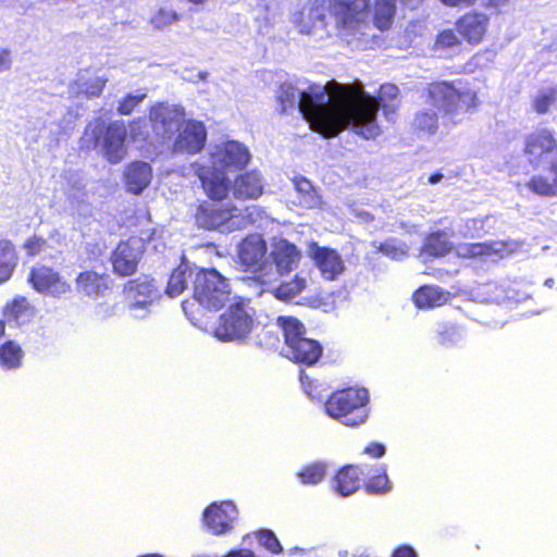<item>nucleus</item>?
Wrapping results in <instances>:
<instances>
[{"mask_svg":"<svg viewBox=\"0 0 557 557\" xmlns=\"http://www.w3.org/2000/svg\"><path fill=\"white\" fill-rule=\"evenodd\" d=\"M448 299V294L438 286H422L413 294L417 307L426 309L442 306Z\"/></svg>","mask_w":557,"mask_h":557,"instance_id":"obj_31","label":"nucleus"},{"mask_svg":"<svg viewBox=\"0 0 557 557\" xmlns=\"http://www.w3.org/2000/svg\"><path fill=\"white\" fill-rule=\"evenodd\" d=\"M437 113L433 109L419 111L414 119V126L426 134H434L437 129Z\"/></svg>","mask_w":557,"mask_h":557,"instance_id":"obj_43","label":"nucleus"},{"mask_svg":"<svg viewBox=\"0 0 557 557\" xmlns=\"http://www.w3.org/2000/svg\"><path fill=\"white\" fill-rule=\"evenodd\" d=\"M12 67V52L10 49H0V73L7 72Z\"/></svg>","mask_w":557,"mask_h":557,"instance_id":"obj_51","label":"nucleus"},{"mask_svg":"<svg viewBox=\"0 0 557 557\" xmlns=\"http://www.w3.org/2000/svg\"><path fill=\"white\" fill-rule=\"evenodd\" d=\"M308 255L314 261V264L325 280L333 281L345 270L342 257L334 249L321 247L317 243H311L308 249Z\"/></svg>","mask_w":557,"mask_h":557,"instance_id":"obj_20","label":"nucleus"},{"mask_svg":"<svg viewBox=\"0 0 557 557\" xmlns=\"http://www.w3.org/2000/svg\"><path fill=\"white\" fill-rule=\"evenodd\" d=\"M197 271V268H193L188 263L180 264L169 278L166 294L172 298L180 296L189 281L194 283Z\"/></svg>","mask_w":557,"mask_h":557,"instance_id":"obj_28","label":"nucleus"},{"mask_svg":"<svg viewBox=\"0 0 557 557\" xmlns=\"http://www.w3.org/2000/svg\"><path fill=\"white\" fill-rule=\"evenodd\" d=\"M371 246L375 251L383 253L392 260H403L408 255V246L395 238L387 239L384 243L373 242Z\"/></svg>","mask_w":557,"mask_h":557,"instance_id":"obj_37","label":"nucleus"},{"mask_svg":"<svg viewBox=\"0 0 557 557\" xmlns=\"http://www.w3.org/2000/svg\"><path fill=\"white\" fill-rule=\"evenodd\" d=\"M45 245L46 242L42 238L33 237L25 243V249L30 256H35L41 251Z\"/></svg>","mask_w":557,"mask_h":557,"instance_id":"obj_50","label":"nucleus"},{"mask_svg":"<svg viewBox=\"0 0 557 557\" xmlns=\"http://www.w3.org/2000/svg\"><path fill=\"white\" fill-rule=\"evenodd\" d=\"M490 23V17L481 12L471 11L466 13L457 22L458 33L470 44H479Z\"/></svg>","mask_w":557,"mask_h":557,"instance_id":"obj_22","label":"nucleus"},{"mask_svg":"<svg viewBox=\"0 0 557 557\" xmlns=\"http://www.w3.org/2000/svg\"><path fill=\"white\" fill-rule=\"evenodd\" d=\"M550 173L553 174V181H554L555 187L557 189V162L550 163Z\"/></svg>","mask_w":557,"mask_h":557,"instance_id":"obj_56","label":"nucleus"},{"mask_svg":"<svg viewBox=\"0 0 557 557\" xmlns=\"http://www.w3.org/2000/svg\"><path fill=\"white\" fill-rule=\"evenodd\" d=\"M107 79L100 76H90L88 71H82L74 85L71 86V91L76 94H84L88 98L98 97Z\"/></svg>","mask_w":557,"mask_h":557,"instance_id":"obj_30","label":"nucleus"},{"mask_svg":"<svg viewBox=\"0 0 557 557\" xmlns=\"http://www.w3.org/2000/svg\"><path fill=\"white\" fill-rule=\"evenodd\" d=\"M84 184L81 180L76 178L71 188L66 191V197L71 203H82L85 200Z\"/></svg>","mask_w":557,"mask_h":557,"instance_id":"obj_47","label":"nucleus"},{"mask_svg":"<svg viewBox=\"0 0 557 557\" xmlns=\"http://www.w3.org/2000/svg\"><path fill=\"white\" fill-rule=\"evenodd\" d=\"M127 299L129 301V314L135 319H144L145 314H138V310H146L159 297L153 281L147 277H139L129 281L125 287Z\"/></svg>","mask_w":557,"mask_h":557,"instance_id":"obj_15","label":"nucleus"},{"mask_svg":"<svg viewBox=\"0 0 557 557\" xmlns=\"http://www.w3.org/2000/svg\"><path fill=\"white\" fill-rule=\"evenodd\" d=\"M173 151L175 153H197L206 143L207 132L201 122L184 121L173 137Z\"/></svg>","mask_w":557,"mask_h":557,"instance_id":"obj_14","label":"nucleus"},{"mask_svg":"<svg viewBox=\"0 0 557 557\" xmlns=\"http://www.w3.org/2000/svg\"><path fill=\"white\" fill-rule=\"evenodd\" d=\"M153 132L163 139H173L185 121V110L181 106L159 103L150 110Z\"/></svg>","mask_w":557,"mask_h":557,"instance_id":"obj_12","label":"nucleus"},{"mask_svg":"<svg viewBox=\"0 0 557 557\" xmlns=\"http://www.w3.org/2000/svg\"><path fill=\"white\" fill-rule=\"evenodd\" d=\"M366 94L330 81L325 85L310 84L297 87L284 83L276 94V101L284 113L298 109L310 127L323 137H335L346 128L363 138L377 133L373 119L369 120V100Z\"/></svg>","mask_w":557,"mask_h":557,"instance_id":"obj_1","label":"nucleus"},{"mask_svg":"<svg viewBox=\"0 0 557 557\" xmlns=\"http://www.w3.org/2000/svg\"><path fill=\"white\" fill-rule=\"evenodd\" d=\"M431 104L455 124L458 117L478 106L476 92L461 82H436L429 86Z\"/></svg>","mask_w":557,"mask_h":557,"instance_id":"obj_4","label":"nucleus"},{"mask_svg":"<svg viewBox=\"0 0 557 557\" xmlns=\"http://www.w3.org/2000/svg\"><path fill=\"white\" fill-rule=\"evenodd\" d=\"M178 13L169 7H160L151 15L149 23L152 28L161 30L178 22Z\"/></svg>","mask_w":557,"mask_h":557,"instance_id":"obj_40","label":"nucleus"},{"mask_svg":"<svg viewBox=\"0 0 557 557\" xmlns=\"http://www.w3.org/2000/svg\"><path fill=\"white\" fill-rule=\"evenodd\" d=\"M368 391L364 388H347L332 394L325 403L326 413L347 426H358L368 418L366 404Z\"/></svg>","mask_w":557,"mask_h":557,"instance_id":"obj_5","label":"nucleus"},{"mask_svg":"<svg viewBox=\"0 0 557 557\" xmlns=\"http://www.w3.org/2000/svg\"><path fill=\"white\" fill-rule=\"evenodd\" d=\"M146 94L137 91L136 94H128L117 106V112L122 115L131 114L135 108L143 102L146 98Z\"/></svg>","mask_w":557,"mask_h":557,"instance_id":"obj_45","label":"nucleus"},{"mask_svg":"<svg viewBox=\"0 0 557 557\" xmlns=\"http://www.w3.org/2000/svg\"><path fill=\"white\" fill-rule=\"evenodd\" d=\"M249 151L238 141H227L211 153V168H200L197 175L206 195L212 200H222L230 191V182L223 171H236L247 165Z\"/></svg>","mask_w":557,"mask_h":557,"instance_id":"obj_3","label":"nucleus"},{"mask_svg":"<svg viewBox=\"0 0 557 557\" xmlns=\"http://www.w3.org/2000/svg\"><path fill=\"white\" fill-rule=\"evenodd\" d=\"M545 286L547 287H552L554 285V280L553 278H547L544 283Z\"/></svg>","mask_w":557,"mask_h":557,"instance_id":"obj_59","label":"nucleus"},{"mask_svg":"<svg viewBox=\"0 0 557 557\" xmlns=\"http://www.w3.org/2000/svg\"><path fill=\"white\" fill-rule=\"evenodd\" d=\"M137 312H138V314H145V318H146L149 313V307H146V310H138Z\"/></svg>","mask_w":557,"mask_h":557,"instance_id":"obj_60","label":"nucleus"},{"mask_svg":"<svg viewBox=\"0 0 557 557\" xmlns=\"http://www.w3.org/2000/svg\"><path fill=\"white\" fill-rule=\"evenodd\" d=\"M527 187L541 197H557L555 183L542 175L533 176L527 184Z\"/></svg>","mask_w":557,"mask_h":557,"instance_id":"obj_42","label":"nucleus"},{"mask_svg":"<svg viewBox=\"0 0 557 557\" xmlns=\"http://www.w3.org/2000/svg\"><path fill=\"white\" fill-rule=\"evenodd\" d=\"M307 286V281L305 277L296 275L292 281L281 283L277 287L270 289V285L261 286V290L258 292L259 295L264 293H270L276 299L283 301H289L298 296Z\"/></svg>","mask_w":557,"mask_h":557,"instance_id":"obj_29","label":"nucleus"},{"mask_svg":"<svg viewBox=\"0 0 557 557\" xmlns=\"http://www.w3.org/2000/svg\"><path fill=\"white\" fill-rule=\"evenodd\" d=\"M300 382L302 384V387H304L306 394L313 398L314 396L312 394V386H311L312 383L309 380V376L304 372L300 373Z\"/></svg>","mask_w":557,"mask_h":557,"instance_id":"obj_55","label":"nucleus"},{"mask_svg":"<svg viewBox=\"0 0 557 557\" xmlns=\"http://www.w3.org/2000/svg\"><path fill=\"white\" fill-rule=\"evenodd\" d=\"M345 85L350 87L355 91H359V88H360L363 91V94H366L367 98H369L368 99L369 100V112L371 113V114H369V119L370 117L373 119V122L375 123L376 128H377V133L374 136L370 137L369 139L375 138L381 133L377 121H376L377 111L381 107L383 108V111L385 114H388L389 112L395 111V106L386 104L385 101L395 100L397 98V96L399 94L398 87L393 84L382 85L380 88L379 97L375 98L364 90L363 84L359 81L355 82L354 84H345Z\"/></svg>","mask_w":557,"mask_h":557,"instance_id":"obj_21","label":"nucleus"},{"mask_svg":"<svg viewBox=\"0 0 557 557\" xmlns=\"http://www.w3.org/2000/svg\"><path fill=\"white\" fill-rule=\"evenodd\" d=\"M190 2H194V3H201L203 2L205 0H189Z\"/></svg>","mask_w":557,"mask_h":557,"instance_id":"obj_62","label":"nucleus"},{"mask_svg":"<svg viewBox=\"0 0 557 557\" xmlns=\"http://www.w3.org/2000/svg\"><path fill=\"white\" fill-rule=\"evenodd\" d=\"M34 313V307L22 296L14 298L3 308L4 322L12 326H21L30 322Z\"/></svg>","mask_w":557,"mask_h":557,"instance_id":"obj_26","label":"nucleus"},{"mask_svg":"<svg viewBox=\"0 0 557 557\" xmlns=\"http://www.w3.org/2000/svg\"><path fill=\"white\" fill-rule=\"evenodd\" d=\"M557 103V86L543 88L533 99V109L539 114H545Z\"/></svg>","mask_w":557,"mask_h":557,"instance_id":"obj_39","label":"nucleus"},{"mask_svg":"<svg viewBox=\"0 0 557 557\" xmlns=\"http://www.w3.org/2000/svg\"><path fill=\"white\" fill-rule=\"evenodd\" d=\"M364 453L379 458L385 454V447L382 444L374 443L366 447Z\"/></svg>","mask_w":557,"mask_h":557,"instance_id":"obj_52","label":"nucleus"},{"mask_svg":"<svg viewBox=\"0 0 557 557\" xmlns=\"http://www.w3.org/2000/svg\"><path fill=\"white\" fill-rule=\"evenodd\" d=\"M301 259V251L285 238H274L269 260L273 263L275 281L278 276L287 274L297 269Z\"/></svg>","mask_w":557,"mask_h":557,"instance_id":"obj_16","label":"nucleus"},{"mask_svg":"<svg viewBox=\"0 0 557 557\" xmlns=\"http://www.w3.org/2000/svg\"><path fill=\"white\" fill-rule=\"evenodd\" d=\"M76 287L79 293L96 298L108 289V276L94 271L83 272L76 278Z\"/></svg>","mask_w":557,"mask_h":557,"instance_id":"obj_27","label":"nucleus"},{"mask_svg":"<svg viewBox=\"0 0 557 557\" xmlns=\"http://www.w3.org/2000/svg\"><path fill=\"white\" fill-rule=\"evenodd\" d=\"M151 178L152 169L144 161L132 162L124 171L126 188L135 195L141 194L149 186Z\"/></svg>","mask_w":557,"mask_h":557,"instance_id":"obj_25","label":"nucleus"},{"mask_svg":"<svg viewBox=\"0 0 557 557\" xmlns=\"http://www.w3.org/2000/svg\"><path fill=\"white\" fill-rule=\"evenodd\" d=\"M436 45L440 48H454L459 45V39L453 30H444L437 36Z\"/></svg>","mask_w":557,"mask_h":557,"instance_id":"obj_48","label":"nucleus"},{"mask_svg":"<svg viewBox=\"0 0 557 557\" xmlns=\"http://www.w3.org/2000/svg\"><path fill=\"white\" fill-rule=\"evenodd\" d=\"M400 1L412 9H414L422 2V0H400Z\"/></svg>","mask_w":557,"mask_h":557,"instance_id":"obj_58","label":"nucleus"},{"mask_svg":"<svg viewBox=\"0 0 557 557\" xmlns=\"http://www.w3.org/2000/svg\"><path fill=\"white\" fill-rule=\"evenodd\" d=\"M327 470V465L324 462H314L305 467L300 472H298V478L300 479L302 484H318L320 483Z\"/></svg>","mask_w":557,"mask_h":557,"instance_id":"obj_41","label":"nucleus"},{"mask_svg":"<svg viewBox=\"0 0 557 557\" xmlns=\"http://www.w3.org/2000/svg\"><path fill=\"white\" fill-rule=\"evenodd\" d=\"M199 76H200L201 79H205L206 76H207V73H200Z\"/></svg>","mask_w":557,"mask_h":557,"instance_id":"obj_63","label":"nucleus"},{"mask_svg":"<svg viewBox=\"0 0 557 557\" xmlns=\"http://www.w3.org/2000/svg\"><path fill=\"white\" fill-rule=\"evenodd\" d=\"M443 4L450 8L471 7L476 0H440Z\"/></svg>","mask_w":557,"mask_h":557,"instance_id":"obj_53","label":"nucleus"},{"mask_svg":"<svg viewBox=\"0 0 557 557\" xmlns=\"http://www.w3.org/2000/svg\"><path fill=\"white\" fill-rule=\"evenodd\" d=\"M285 337V356L296 362L313 364L322 354L319 342L305 337V326L295 318L278 317Z\"/></svg>","mask_w":557,"mask_h":557,"instance_id":"obj_8","label":"nucleus"},{"mask_svg":"<svg viewBox=\"0 0 557 557\" xmlns=\"http://www.w3.org/2000/svg\"><path fill=\"white\" fill-rule=\"evenodd\" d=\"M392 488H393V485H392L385 470H383V472L377 475H373L366 483V491L369 494H386V493L391 492Z\"/></svg>","mask_w":557,"mask_h":557,"instance_id":"obj_44","label":"nucleus"},{"mask_svg":"<svg viewBox=\"0 0 557 557\" xmlns=\"http://www.w3.org/2000/svg\"><path fill=\"white\" fill-rule=\"evenodd\" d=\"M126 136L127 129L122 121L111 122L104 129L92 131L96 145L101 148L104 158L112 164L121 162L126 156Z\"/></svg>","mask_w":557,"mask_h":557,"instance_id":"obj_11","label":"nucleus"},{"mask_svg":"<svg viewBox=\"0 0 557 557\" xmlns=\"http://www.w3.org/2000/svg\"><path fill=\"white\" fill-rule=\"evenodd\" d=\"M28 282L40 294L61 297L71 292V285L53 269L36 267L32 269Z\"/></svg>","mask_w":557,"mask_h":557,"instance_id":"obj_17","label":"nucleus"},{"mask_svg":"<svg viewBox=\"0 0 557 557\" xmlns=\"http://www.w3.org/2000/svg\"><path fill=\"white\" fill-rule=\"evenodd\" d=\"M393 557H417V553L410 546H401L394 552Z\"/></svg>","mask_w":557,"mask_h":557,"instance_id":"obj_54","label":"nucleus"},{"mask_svg":"<svg viewBox=\"0 0 557 557\" xmlns=\"http://www.w3.org/2000/svg\"><path fill=\"white\" fill-rule=\"evenodd\" d=\"M15 263L16 256L13 246L8 240H0V284L10 278Z\"/></svg>","mask_w":557,"mask_h":557,"instance_id":"obj_35","label":"nucleus"},{"mask_svg":"<svg viewBox=\"0 0 557 557\" xmlns=\"http://www.w3.org/2000/svg\"><path fill=\"white\" fill-rule=\"evenodd\" d=\"M461 338V333L458 327L451 326L441 334V343L449 345L458 342Z\"/></svg>","mask_w":557,"mask_h":557,"instance_id":"obj_49","label":"nucleus"},{"mask_svg":"<svg viewBox=\"0 0 557 557\" xmlns=\"http://www.w3.org/2000/svg\"><path fill=\"white\" fill-rule=\"evenodd\" d=\"M256 310L247 299L232 304L220 317L215 336L222 341H244L255 325Z\"/></svg>","mask_w":557,"mask_h":557,"instance_id":"obj_10","label":"nucleus"},{"mask_svg":"<svg viewBox=\"0 0 557 557\" xmlns=\"http://www.w3.org/2000/svg\"><path fill=\"white\" fill-rule=\"evenodd\" d=\"M516 243L493 242L463 244L457 247V255L462 258H475L481 256H508L517 249Z\"/></svg>","mask_w":557,"mask_h":557,"instance_id":"obj_23","label":"nucleus"},{"mask_svg":"<svg viewBox=\"0 0 557 557\" xmlns=\"http://www.w3.org/2000/svg\"><path fill=\"white\" fill-rule=\"evenodd\" d=\"M4 333V322L0 321V336Z\"/></svg>","mask_w":557,"mask_h":557,"instance_id":"obj_61","label":"nucleus"},{"mask_svg":"<svg viewBox=\"0 0 557 557\" xmlns=\"http://www.w3.org/2000/svg\"><path fill=\"white\" fill-rule=\"evenodd\" d=\"M141 255V239L133 237L121 243L111 257L114 272L121 276L132 275L137 269Z\"/></svg>","mask_w":557,"mask_h":557,"instance_id":"obj_18","label":"nucleus"},{"mask_svg":"<svg viewBox=\"0 0 557 557\" xmlns=\"http://www.w3.org/2000/svg\"><path fill=\"white\" fill-rule=\"evenodd\" d=\"M451 249V243L445 232H435L430 234L422 247V255L430 257H442Z\"/></svg>","mask_w":557,"mask_h":557,"instance_id":"obj_33","label":"nucleus"},{"mask_svg":"<svg viewBox=\"0 0 557 557\" xmlns=\"http://www.w3.org/2000/svg\"><path fill=\"white\" fill-rule=\"evenodd\" d=\"M267 244L259 234L247 236L238 246V257L242 265L253 273L248 282L259 283L261 286L275 282L273 263L267 253Z\"/></svg>","mask_w":557,"mask_h":557,"instance_id":"obj_7","label":"nucleus"},{"mask_svg":"<svg viewBox=\"0 0 557 557\" xmlns=\"http://www.w3.org/2000/svg\"><path fill=\"white\" fill-rule=\"evenodd\" d=\"M443 178V174L441 173H435V174H432L430 177H429V183L430 184H437L438 182H441V180Z\"/></svg>","mask_w":557,"mask_h":557,"instance_id":"obj_57","label":"nucleus"},{"mask_svg":"<svg viewBox=\"0 0 557 557\" xmlns=\"http://www.w3.org/2000/svg\"><path fill=\"white\" fill-rule=\"evenodd\" d=\"M193 295L200 306L219 310L230 299V282L214 269H200L195 274Z\"/></svg>","mask_w":557,"mask_h":557,"instance_id":"obj_9","label":"nucleus"},{"mask_svg":"<svg viewBox=\"0 0 557 557\" xmlns=\"http://www.w3.org/2000/svg\"><path fill=\"white\" fill-rule=\"evenodd\" d=\"M246 211L248 213L243 214L236 207L223 208L214 203H202L197 210L196 223L206 230L231 233L255 222L252 214L257 208H247Z\"/></svg>","mask_w":557,"mask_h":557,"instance_id":"obj_6","label":"nucleus"},{"mask_svg":"<svg viewBox=\"0 0 557 557\" xmlns=\"http://www.w3.org/2000/svg\"><path fill=\"white\" fill-rule=\"evenodd\" d=\"M396 10L395 0H376L374 7V23L381 30L389 28Z\"/></svg>","mask_w":557,"mask_h":557,"instance_id":"obj_34","label":"nucleus"},{"mask_svg":"<svg viewBox=\"0 0 557 557\" xmlns=\"http://www.w3.org/2000/svg\"><path fill=\"white\" fill-rule=\"evenodd\" d=\"M23 350L14 342L9 341L0 347V366L7 370L20 368Z\"/></svg>","mask_w":557,"mask_h":557,"instance_id":"obj_36","label":"nucleus"},{"mask_svg":"<svg viewBox=\"0 0 557 557\" xmlns=\"http://www.w3.org/2000/svg\"><path fill=\"white\" fill-rule=\"evenodd\" d=\"M264 180L257 170L238 175L233 184V195L237 199H257L263 194Z\"/></svg>","mask_w":557,"mask_h":557,"instance_id":"obj_24","label":"nucleus"},{"mask_svg":"<svg viewBox=\"0 0 557 557\" xmlns=\"http://www.w3.org/2000/svg\"><path fill=\"white\" fill-rule=\"evenodd\" d=\"M371 0H308L292 15L300 34L330 37L336 34L347 41L360 40L370 27Z\"/></svg>","mask_w":557,"mask_h":557,"instance_id":"obj_2","label":"nucleus"},{"mask_svg":"<svg viewBox=\"0 0 557 557\" xmlns=\"http://www.w3.org/2000/svg\"><path fill=\"white\" fill-rule=\"evenodd\" d=\"M524 153L528 161L534 166L540 168L553 162L557 153V141L552 132L540 129L528 136Z\"/></svg>","mask_w":557,"mask_h":557,"instance_id":"obj_13","label":"nucleus"},{"mask_svg":"<svg viewBox=\"0 0 557 557\" xmlns=\"http://www.w3.org/2000/svg\"><path fill=\"white\" fill-rule=\"evenodd\" d=\"M294 186L299 196L300 205L308 208H314L320 205V198L310 181L305 177H297L294 180Z\"/></svg>","mask_w":557,"mask_h":557,"instance_id":"obj_38","label":"nucleus"},{"mask_svg":"<svg viewBox=\"0 0 557 557\" xmlns=\"http://www.w3.org/2000/svg\"><path fill=\"white\" fill-rule=\"evenodd\" d=\"M257 537L260 545L265 547L268 550L272 553H278L282 550V546L272 531L262 530L258 533Z\"/></svg>","mask_w":557,"mask_h":557,"instance_id":"obj_46","label":"nucleus"},{"mask_svg":"<svg viewBox=\"0 0 557 557\" xmlns=\"http://www.w3.org/2000/svg\"><path fill=\"white\" fill-rule=\"evenodd\" d=\"M335 491L342 496L354 494L360 485L359 471L356 467H344L335 476Z\"/></svg>","mask_w":557,"mask_h":557,"instance_id":"obj_32","label":"nucleus"},{"mask_svg":"<svg viewBox=\"0 0 557 557\" xmlns=\"http://www.w3.org/2000/svg\"><path fill=\"white\" fill-rule=\"evenodd\" d=\"M237 518V509L232 502L213 503L203 511V522L214 535H220L232 529Z\"/></svg>","mask_w":557,"mask_h":557,"instance_id":"obj_19","label":"nucleus"}]
</instances>
